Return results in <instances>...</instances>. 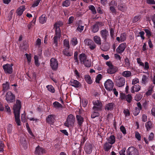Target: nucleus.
Here are the masks:
<instances>
[{
  "instance_id": "nucleus-1",
  "label": "nucleus",
  "mask_w": 155,
  "mask_h": 155,
  "mask_svg": "<svg viewBox=\"0 0 155 155\" xmlns=\"http://www.w3.org/2000/svg\"><path fill=\"white\" fill-rule=\"evenodd\" d=\"M21 107V101L17 100L15 104L13 106V109L14 114L15 121L17 125H20V111Z\"/></svg>"
},
{
  "instance_id": "nucleus-2",
  "label": "nucleus",
  "mask_w": 155,
  "mask_h": 155,
  "mask_svg": "<svg viewBox=\"0 0 155 155\" xmlns=\"http://www.w3.org/2000/svg\"><path fill=\"white\" fill-rule=\"evenodd\" d=\"M75 118L74 116L71 114L69 115L67 117L66 121L64 123V125L68 127H73L74 125Z\"/></svg>"
},
{
  "instance_id": "nucleus-3",
  "label": "nucleus",
  "mask_w": 155,
  "mask_h": 155,
  "mask_svg": "<svg viewBox=\"0 0 155 155\" xmlns=\"http://www.w3.org/2000/svg\"><path fill=\"white\" fill-rule=\"evenodd\" d=\"M106 64L109 67V68L107 69V71L108 73L113 74L117 71L118 68L113 65L110 61H107L106 62Z\"/></svg>"
},
{
  "instance_id": "nucleus-4",
  "label": "nucleus",
  "mask_w": 155,
  "mask_h": 155,
  "mask_svg": "<svg viewBox=\"0 0 155 155\" xmlns=\"http://www.w3.org/2000/svg\"><path fill=\"white\" fill-rule=\"evenodd\" d=\"M13 64H7L3 65L2 67L4 70L5 73L6 74H11L13 72L12 66Z\"/></svg>"
},
{
  "instance_id": "nucleus-5",
  "label": "nucleus",
  "mask_w": 155,
  "mask_h": 155,
  "mask_svg": "<svg viewBox=\"0 0 155 155\" xmlns=\"http://www.w3.org/2000/svg\"><path fill=\"white\" fill-rule=\"evenodd\" d=\"M93 103L94 105L93 109L94 111H97L102 110L103 104L100 101L98 100L94 101Z\"/></svg>"
},
{
  "instance_id": "nucleus-6",
  "label": "nucleus",
  "mask_w": 155,
  "mask_h": 155,
  "mask_svg": "<svg viewBox=\"0 0 155 155\" xmlns=\"http://www.w3.org/2000/svg\"><path fill=\"white\" fill-rule=\"evenodd\" d=\"M50 66L53 71H56L58 70V60L55 58H52L50 60Z\"/></svg>"
},
{
  "instance_id": "nucleus-7",
  "label": "nucleus",
  "mask_w": 155,
  "mask_h": 155,
  "mask_svg": "<svg viewBox=\"0 0 155 155\" xmlns=\"http://www.w3.org/2000/svg\"><path fill=\"white\" fill-rule=\"evenodd\" d=\"M104 87L106 89L109 91H111L114 87V83L110 79L107 80L105 82Z\"/></svg>"
},
{
  "instance_id": "nucleus-8",
  "label": "nucleus",
  "mask_w": 155,
  "mask_h": 155,
  "mask_svg": "<svg viewBox=\"0 0 155 155\" xmlns=\"http://www.w3.org/2000/svg\"><path fill=\"white\" fill-rule=\"evenodd\" d=\"M128 155H138V152L137 150L133 147H130L127 151Z\"/></svg>"
},
{
  "instance_id": "nucleus-9",
  "label": "nucleus",
  "mask_w": 155,
  "mask_h": 155,
  "mask_svg": "<svg viewBox=\"0 0 155 155\" xmlns=\"http://www.w3.org/2000/svg\"><path fill=\"white\" fill-rule=\"evenodd\" d=\"M60 24L59 23L56 22L54 25V28H55V35L57 36L58 37L61 36V32L60 28Z\"/></svg>"
},
{
  "instance_id": "nucleus-10",
  "label": "nucleus",
  "mask_w": 155,
  "mask_h": 155,
  "mask_svg": "<svg viewBox=\"0 0 155 155\" xmlns=\"http://www.w3.org/2000/svg\"><path fill=\"white\" fill-rule=\"evenodd\" d=\"M116 85L119 87H121L123 86L125 84V81L124 78L120 77L116 80Z\"/></svg>"
},
{
  "instance_id": "nucleus-11",
  "label": "nucleus",
  "mask_w": 155,
  "mask_h": 155,
  "mask_svg": "<svg viewBox=\"0 0 155 155\" xmlns=\"http://www.w3.org/2000/svg\"><path fill=\"white\" fill-rule=\"evenodd\" d=\"M100 34L104 41L105 42L107 41V38L109 36L108 31L106 29L101 30L100 31Z\"/></svg>"
},
{
  "instance_id": "nucleus-12",
  "label": "nucleus",
  "mask_w": 155,
  "mask_h": 155,
  "mask_svg": "<svg viewBox=\"0 0 155 155\" xmlns=\"http://www.w3.org/2000/svg\"><path fill=\"white\" fill-rule=\"evenodd\" d=\"M84 42H85L86 44L89 46L91 50H93L96 48V45L92 40L87 39L85 40Z\"/></svg>"
},
{
  "instance_id": "nucleus-13",
  "label": "nucleus",
  "mask_w": 155,
  "mask_h": 155,
  "mask_svg": "<svg viewBox=\"0 0 155 155\" xmlns=\"http://www.w3.org/2000/svg\"><path fill=\"white\" fill-rule=\"evenodd\" d=\"M126 47V44L124 43L120 44L117 47L116 51L118 54H122L124 51Z\"/></svg>"
},
{
  "instance_id": "nucleus-14",
  "label": "nucleus",
  "mask_w": 155,
  "mask_h": 155,
  "mask_svg": "<svg viewBox=\"0 0 155 155\" xmlns=\"http://www.w3.org/2000/svg\"><path fill=\"white\" fill-rule=\"evenodd\" d=\"M70 84L71 85L76 88L81 87V83L79 81L73 79H71Z\"/></svg>"
},
{
  "instance_id": "nucleus-15",
  "label": "nucleus",
  "mask_w": 155,
  "mask_h": 155,
  "mask_svg": "<svg viewBox=\"0 0 155 155\" xmlns=\"http://www.w3.org/2000/svg\"><path fill=\"white\" fill-rule=\"evenodd\" d=\"M45 153L46 151L44 149L38 146L36 148L35 153L36 155H41Z\"/></svg>"
},
{
  "instance_id": "nucleus-16",
  "label": "nucleus",
  "mask_w": 155,
  "mask_h": 155,
  "mask_svg": "<svg viewBox=\"0 0 155 155\" xmlns=\"http://www.w3.org/2000/svg\"><path fill=\"white\" fill-rule=\"evenodd\" d=\"M118 10L122 12H124L127 10V7L126 5L124 3H120L117 6Z\"/></svg>"
},
{
  "instance_id": "nucleus-17",
  "label": "nucleus",
  "mask_w": 155,
  "mask_h": 155,
  "mask_svg": "<svg viewBox=\"0 0 155 155\" xmlns=\"http://www.w3.org/2000/svg\"><path fill=\"white\" fill-rule=\"evenodd\" d=\"M69 48H64L62 51V53L63 54L68 57H70L72 55L73 52L70 51Z\"/></svg>"
},
{
  "instance_id": "nucleus-18",
  "label": "nucleus",
  "mask_w": 155,
  "mask_h": 155,
  "mask_svg": "<svg viewBox=\"0 0 155 155\" xmlns=\"http://www.w3.org/2000/svg\"><path fill=\"white\" fill-rule=\"evenodd\" d=\"M25 8L24 5L20 6L17 10L16 13L19 16L21 15L24 11L25 10Z\"/></svg>"
},
{
  "instance_id": "nucleus-19",
  "label": "nucleus",
  "mask_w": 155,
  "mask_h": 155,
  "mask_svg": "<svg viewBox=\"0 0 155 155\" xmlns=\"http://www.w3.org/2000/svg\"><path fill=\"white\" fill-rule=\"evenodd\" d=\"M140 87L139 85H134L131 88V92L134 93L135 91L138 92L140 89Z\"/></svg>"
},
{
  "instance_id": "nucleus-20",
  "label": "nucleus",
  "mask_w": 155,
  "mask_h": 155,
  "mask_svg": "<svg viewBox=\"0 0 155 155\" xmlns=\"http://www.w3.org/2000/svg\"><path fill=\"white\" fill-rule=\"evenodd\" d=\"M10 89L9 83L6 81L2 84V91L4 92Z\"/></svg>"
},
{
  "instance_id": "nucleus-21",
  "label": "nucleus",
  "mask_w": 155,
  "mask_h": 155,
  "mask_svg": "<svg viewBox=\"0 0 155 155\" xmlns=\"http://www.w3.org/2000/svg\"><path fill=\"white\" fill-rule=\"evenodd\" d=\"M47 122L49 124H53L54 121V117L53 115H50L47 119Z\"/></svg>"
},
{
  "instance_id": "nucleus-22",
  "label": "nucleus",
  "mask_w": 155,
  "mask_h": 155,
  "mask_svg": "<svg viewBox=\"0 0 155 155\" xmlns=\"http://www.w3.org/2000/svg\"><path fill=\"white\" fill-rule=\"evenodd\" d=\"M47 19V18L45 17V15L43 14L39 18V21L41 23L43 24L46 22Z\"/></svg>"
},
{
  "instance_id": "nucleus-23",
  "label": "nucleus",
  "mask_w": 155,
  "mask_h": 155,
  "mask_svg": "<svg viewBox=\"0 0 155 155\" xmlns=\"http://www.w3.org/2000/svg\"><path fill=\"white\" fill-rule=\"evenodd\" d=\"M94 42L98 45H101V38L99 36L96 35L94 36L93 38Z\"/></svg>"
},
{
  "instance_id": "nucleus-24",
  "label": "nucleus",
  "mask_w": 155,
  "mask_h": 155,
  "mask_svg": "<svg viewBox=\"0 0 155 155\" xmlns=\"http://www.w3.org/2000/svg\"><path fill=\"white\" fill-rule=\"evenodd\" d=\"M61 38V36L58 37L57 36L54 35L53 38V45H54V46L55 48H57L58 45V41Z\"/></svg>"
},
{
  "instance_id": "nucleus-25",
  "label": "nucleus",
  "mask_w": 155,
  "mask_h": 155,
  "mask_svg": "<svg viewBox=\"0 0 155 155\" xmlns=\"http://www.w3.org/2000/svg\"><path fill=\"white\" fill-rule=\"evenodd\" d=\"M114 104L112 103H110L106 105L105 109L106 110H111L113 109Z\"/></svg>"
},
{
  "instance_id": "nucleus-26",
  "label": "nucleus",
  "mask_w": 155,
  "mask_h": 155,
  "mask_svg": "<svg viewBox=\"0 0 155 155\" xmlns=\"http://www.w3.org/2000/svg\"><path fill=\"white\" fill-rule=\"evenodd\" d=\"M92 146L91 144L87 145L85 146V150L87 153H90L92 151Z\"/></svg>"
},
{
  "instance_id": "nucleus-27",
  "label": "nucleus",
  "mask_w": 155,
  "mask_h": 155,
  "mask_svg": "<svg viewBox=\"0 0 155 155\" xmlns=\"http://www.w3.org/2000/svg\"><path fill=\"white\" fill-rule=\"evenodd\" d=\"M79 57V60L81 63H83L84 61L87 59L86 55L84 53L80 54Z\"/></svg>"
},
{
  "instance_id": "nucleus-28",
  "label": "nucleus",
  "mask_w": 155,
  "mask_h": 155,
  "mask_svg": "<svg viewBox=\"0 0 155 155\" xmlns=\"http://www.w3.org/2000/svg\"><path fill=\"white\" fill-rule=\"evenodd\" d=\"M85 66L87 68H90L91 65V60L87 59L83 62Z\"/></svg>"
},
{
  "instance_id": "nucleus-29",
  "label": "nucleus",
  "mask_w": 155,
  "mask_h": 155,
  "mask_svg": "<svg viewBox=\"0 0 155 155\" xmlns=\"http://www.w3.org/2000/svg\"><path fill=\"white\" fill-rule=\"evenodd\" d=\"M100 22H98L97 23L94 25L92 26V31L94 33L97 32L99 30L98 24H100Z\"/></svg>"
},
{
  "instance_id": "nucleus-30",
  "label": "nucleus",
  "mask_w": 155,
  "mask_h": 155,
  "mask_svg": "<svg viewBox=\"0 0 155 155\" xmlns=\"http://www.w3.org/2000/svg\"><path fill=\"white\" fill-rule=\"evenodd\" d=\"M121 74L123 76L127 78L132 76V73L130 71H127L122 72Z\"/></svg>"
},
{
  "instance_id": "nucleus-31",
  "label": "nucleus",
  "mask_w": 155,
  "mask_h": 155,
  "mask_svg": "<svg viewBox=\"0 0 155 155\" xmlns=\"http://www.w3.org/2000/svg\"><path fill=\"white\" fill-rule=\"evenodd\" d=\"M107 141L108 143L111 144H114L115 141V139L114 136L113 135L110 136L107 139Z\"/></svg>"
},
{
  "instance_id": "nucleus-32",
  "label": "nucleus",
  "mask_w": 155,
  "mask_h": 155,
  "mask_svg": "<svg viewBox=\"0 0 155 155\" xmlns=\"http://www.w3.org/2000/svg\"><path fill=\"white\" fill-rule=\"evenodd\" d=\"M124 66L127 68V69L130 68V64L129 59L127 57H126L124 59Z\"/></svg>"
},
{
  "instance_id": "nucleus-33",
  "label": "nucleus",
  "mask_w": 155,
  "mask_h": 155,
  "mask_svg": "<svg viewBox=\"0 0 155 155\" xmlns=\"http://www.w3.org/2000/svg\"><path fill=\"white\" fill-rule=\"evenodd\" d=\"M145 126L147 131L150 130L151 128L153 127L152 123L150 121H148L146 122L145 123Z\"/></svg>"
},
{
  "instance_id": "nucleus-34",
  "label": "nucleus",
  "mask_w": 155,
  "mask_h": 155,
  "mask_svg": "<svg viewBox=\"0 0 155 155\" xmlns=\"http://www.w3.org/2000/svg\"><path fill=\"white\" fill-rule=\"evenodd\" d=\"M84 79L86 81L88 84H91L92 83L91 77L88 75H86L85 76Z\"/></svg>"
},
{
  "instance_id": "nucleus-35",
  "label": "nucleus",
  "mask_w": 155,
  "mask_h": 155,
  "mask_svg": "<svg viewBox=\"0 0 155 155\" xmlns=\"http://www.w3.org/2000/svg\"><path fill=\"white\" fill-rule=\"evenodd\" d=\"M112 147V144L108 143H106L104 145V149L106 151H108Z\"/></svg>"
},
{
  "instance_id": "nucleus-36",
  "label": "nucleus",
  "mask_w": 155,
  "mask_h": 155,
  "mask_svg": "<svg viewBox=\"0 0 155 155\" xmlns=\"http://www.w3.org/2000/svg\"><path fill=\"white\" fill-rule=\"evenodd\" d=\"M77 119L78 120V124L81 125L83 122V118L81 116L77 115L76 116Z\"/></svg>"
},
{
  "instance_id": "nucleus-37",
  "label": "nucleus",
  "mask_w": 155,
  "mask_h": 155,
  "mask_svg": "<svg viewBox=\"0 0 155 155\" xmlns=\"http://www.w3.org/2000/svg\"><path fill=\"white\" fill-rule=\"evenodd\" d=\"M129 89V87L127 85L125 88V92L126 93V94L127 95H125V94H123V96H121V97H132V96L131 94H128Z\"/></svg>"
},
{
  "instance_id": "nucleus-38",
  "label": "nucleus",
  "mask_w": 155,
  "mask_h": 155,
  "mask_svg": "<svg viewBox=\"0 0 155 155\" xmlns=\"http://www.w3.org/2000/svg\"><path fill=\"white\" fill-rule=\"evenodd\" d=\"M89 9L91 11L92 13L94 14L95 15L96 14V11L95 7L94 6L92 5H91L88 6Z\"/></svg>"
},
{
  "instance_id": "nucleus-39",
  "label": "nucleus",
  "mask_w": 155,
  "mask_h": 155,
  "mask_svg": "<svg viewBox=\"0 0 155 155\" xmlns=\"http://www.w3.org/2000/svg\"><path fill=\"white\" fill-rule=\"evenodd\" d=\"M63 44L65 48H70L69 42L68 40L64 39L63 41Z\"/></svg>"
},
{
  "instance_id": "nucleus-40",
  "label": "nucleus",
  "mask_w": 155,
  "mask_h": 155,
  "mask_svg": "<svg viewBox=\"0 0 155 155\" xmlns=\"http://www.w3.org/2000/svg\"><path fill=\"white\" fill-rule=\"evenodd\" d=\"M53 105L54 107L56 109H59L62 107V105L57 101L54 102L53 103Z\"/></svg>"
},
{
  "instance_id": "nucleus-41",
  "label": "nucleus",
  "mask_w": 155,
  "mask_h": 155,
  "mask_svg": "<svg viewBox=\"0 0 155 155\" xmlns=\"http://www.w3.org/2000/svg\"><path fill=\"white\" fill-rule=\"evenodd\" d=\"M48 90L52 93H54L55 92V90L54 87L51 85H48L46 86Z\"/></svg>"
},
{
  "instance_id": "nucleus-42",
  "label": "nucleus",
  "mask_w": 155,
  "mask_h": 155,
  "mask_svg": "<svg viewBox=\"0 0 155 155\" xmlns=\"http://www.w3.org/2000/svg\"><path fill=\"white\" fill-rule=\"evenodd\" d=\"M78 52L76 51L74 52V59L75 60V62H76L78 64H79L78 60Z\"/></svg>"
},
{
  "instance_id": "nucleus-43",
  "label": "nucleus",
  "mask_w": 155,
  "mask_h": 155,
  "mask_svg": "<svg viewBox=\"0 0 155 155\" xmlns=\"http://www.w3.org/2000/svg\"><path fill=\"white\" fill-rule=\"evenodd\" d=\"M109 6L117 7V1L114 0H112L109 3Z\"/></svg>"
},
{
  "instance_id": "nucleus-44",
  "label": "nucleus",
  "mask_w": 155,
  "mask_h": 155,
  "mask_svg": "<svg viewBox=\"0 0 155 155\" xmlns=\"http://www.w3.org/2000/svg\"><path fill=\"white\" fill-rule=\"evenodd\" d=\"M71 43L72 45L74 46H75L78 43L76 38L74 37L72 38L71 41Z\"/></svg>"
},
{
  "instance_id": "nucleus-45",
  "label": "nucleus",
  "mask_w": 155,
  "mask_h": 155,
  "mask_svg": "<svg viewBox=\"0 0 155 155\" xmlns=\"http://www.w3.org/2000/svg\"><path fill=\"white\" fill-rule=\"evenodd\" d=\"M70 5V2L69 0H66L62 2V6L66 7H68Z\"/></svg>"
},
{
  "instance_id": "nucleus-46",
  "label": "nucleus",
  "mask_w": 155,
  "mask_h": 155,
  "mask_svg": "<svg viewBox=\"0 0 155 155\" xmlns=\"http://www.w3.org/2000/svg\"><path fill=\"white\" fill-rule=\"evenodd\" d=\"M120 40L121 42L125 41L126 39V34L125 33L121 34L120 36Z\"/></svg>"
},
{
  "instance_id": "nucleus-47",
  "label": "nucleus",
  "mask_w": 155,
  "mask_h": 155,
  "mask_svg": "<svg viewBox=\"0 0 155 155\" xmlns=\"http://www.w3.org/2000/svg\"><path fill=\"white\" fill-rule=\"evenodd\" d=\"M109 10L110 12L113 14H116L117 13V10L114 6H110Z\"/></svg>"
},
{
  "instance_id": "nucleus-48",
  "label": "nucleus",
  "mask_w": 155,
  "mask_h": 155,
  "mask_svg": "<svg viewBox=\"0 0 155 155\" xmlns=\"http://www.w3.org/2000/svg\"><path fill=\"white\" fill-rule=\"evenodd\" d=\"M84 28V26L79 25L76 28V30L81 33L83 30Z\"/></svg>"
},
{
  "instance_id": "nucleus-49",
  "label": "nucleus",
  "mask_w": 155,
  "mask_h": 155,
  "mask_svg": "<svg viewBox=\"0 0 155 155\" xmlns=\"http://www.w3.org/2000/svg\"><path fill=\"white\" fill-rule=\"evenodd\" d=\"M5 99L8 103H12L15 100V97H6Z\"/></svg>"
},
{
  "instance_id": "nucleus-50",
  "label": "nucleus",
  "mask_w": 155,
  "mask_h": 155,
  "mask_svg": "<svg viewBox=\"0 0 155 155\" xmlns=\"http://www.w3.org/2000/svg\"><path fill=\"white\" fill-rule=\"evenodd\" d=\"M153 87H152L151 86V87H149V89L148 90V91L145 94L146 96H148L151 95L153 90Z\"/></svg>"
},
{
  "instance_id": "nucleus-51",
  "label": "nucleus",
  "mask_w": 155,
  "mask_h": 155,
  "mask_svg": "<svg viewBox=\"0 0 155 155\" xmlns=\"http://www.w3.org/2000/svg\"><path fill=\"white\" fill-rule=\"evenodd\" d=\"M102 78V75L101 74H99L97 75L95 81L97 83L100 82V81L101 80Z\"/></svg>"
},
{
  "instance_id": "nucleus-52",
  "label": "nucleus",
  "mask_w": 155,
  "mask_h": 155,
  "mask_svg": "<svg viewBox=\"0 0 155 155\" xmlns=\"http://www.w3.org/2000/svg\"><path fill=\"white\" fill-rule=\"evenodd\" d=\"M99 115V113L98 112L94 111L91 115V117L92 118H94L96 117H98Z\"/></svg>"
},
{
  "instance_id": "nucleus-53",
  "label": "nucleus",
  "mask_w": 155,
  "mask_h": 155,
  "mask_svg": "<svg viewBox=\"0 0 155 155\" xmlns=\"http://www.w3.org/2000/svg\"><path fill=\"white\" fill-rule=\"evenodd\" d=\"M5 111L9 115L11 114V112L10 108L8 105H6L5 106Z\"/></svg>"
},
{
  "instance_id": "nucleus-54",
  "label": "nucleus",
  "mask_w": 155,
  "mask_h": 155,
  "mask_svg": "<svg viewBox=\"0 0 155 155\" xmlns=\"http://www.w3.org/2000/svg\"><path fill=\"white\" fill-rule=\"evenodd\" d=\"M147 77L145 75H143L142 79V83L143 84H145L147 82Z\"/></svg>"
},
{
  "instance_id": "nucleus-55",
  "label": "nucleus",
  "mask_w": 155,
  "mask_h": 155,
  "mask_svg": "<svg viewBox=\"0 0 155 155\" xmlns=\"http://www.w3.org/2000/svg\"><path fill=\"white\" fill-rule=\"evenodd\" d=\"M42 0H37L36 1H35L34 2V3L32 4V7L33 8H34L37 6L39 5L40 2Z\"/></svg>"
},
{
  "instance_id": "nucleus-56",
  "label": "nucleus",
  "mask_w": 155,
  "mask_h": 155,
  "mask_svg": "<svg viewBox=\"0 0 155 155\" xmlns=\"http://www.w3.org/2000/svg\"><path fill=\"white\" fill-rule=\"evenodd\" d=\"M140 110L137 107H135V109L133 110L134 114L135 116L137 115L140 113Z\"/></svg>"
},
{
  "instance_id": "nucleus-57",
  "label": "nucleus",
  "mask_w": 155,
  "mask_h": 155,
  "mask_svg": "<svg viewBox=\"0 0 155 155\" xmlns=\"http://www.w3.org/2000/svg\"><path fill=\"white\" fill-rule=\"evenodd\" d=\"M110 34L111 38L113 39L114 37V29L113 28L110 29Z\"/></svg>"
},
{
  "instance_id": "nucleus-58",
  "label": "nucleus",
  "mask_w": 155,
  "mask_h": 155,
  "mask_svg": "<svg viewBox=\"0 0 155 155\" xmlns=\"http://www.w3.org/2000/svg\"><path fill=\"white\" fill-rule=\"evenodd\" d=\"M4 145L2 141H0V153H2L4 151Z\"/></svg>"
},
{
  "instance_id": "nucleus-59",
  "label": "nucleus",
  "mask_w": 155,
  "mask_h": 155,
  "mask_svg": "<svg viewBox=\"0 0 155 155\" xmlns=\"http://www.w3.org/2000/svg\"><path fill=\"white\" fill-rule=\"evenodd\" d=\"M21 145L25 149H26L27 147V142L24 139V141L23 142L21 141Z\"/></svg>"
},
{
  "instance_id": "nucleus-60",
  "label": "nucleus",
  "mask_w": 155,
  "mask_h": 155,
  "mask_svg": "<svg viewBox=\"0 0 155 155\" xmlns=\"http://www.w3.org/2000/svg\"><path fill=\"white\" fill-rule=\"evenodd\" d=\"M144 31L148 37H150L151 36V33L150 30L148 29H144Z\"/></svg>"
},
{
  "instance_id": "nucleus-61",
  "label": "nucleus",
  "mask_w": 155,
  "mask_h": 155,
  "mask_svg": "<svg viewBox=\"0 0 155 155\" xmlns=\"http://www.w3.org/2000/svg\"><path fill=\"white\" fill-rule=\"evenodd\" d=\"M135 137L138 140H140L141 139V137L140 134L137 131L135 132Z\"/></svg>"
},
{
  "instance_id": "nucleus-62",
  "label": "nucleus",
  "mask_w": 155,
  "mask_h": 155,
  "mask_svg": "<svg viewBox=\"0 0 155 155\" xmlns=\"http://www.w3.org/2000/svg\"><path fill=\"white\" fill-rule=\"evenodd\" d=\"M74 20V17L73 16H70L68 20V24L70 25L73 23Z\"/></svg>"
},
{
  "instance_id": "nucleus-63",
  "label": "nucleus",
  "mask_w": 155,
  "mask_h": 155,
  "mask_svg": "<svg viewBox=\"0 0 155 155\" xmlns=\"http://www.w3.org/2000/svg\"><path fill=\"white\" fill-rule=\"evenodd\" d=\"M120 129L124 134L125 135L126 134V130L124 126H121L120 127Z\"/></svg>"
},
{
  "instance_id": "nucleus-64",
  "label": "nucleus",
  "mask_w": 155,
  "mask_h": 155,
  "mask_svg": "<svg viewBox=\"0 0 155 155\" xmlns=\"http://www.w3.org/2000/svg\"><path fill=\"white\" fill-rule=\"evenodd\" d=\"M137 61L138 64L142 66H144V63L141 61V60L140 58H138L137 59Z\"/></svg>"
}]
</instances>
